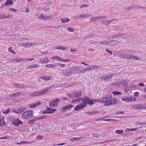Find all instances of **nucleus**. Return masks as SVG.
Instances as JSON below:
<instances>
[{"mask_svg":"<svg viewBox=\"0 0 146 146\" xmlns=\"http://www.w3.org/2000/svg\"><path fill=\"white\" fill-rule=\"evenodd\" d=\"M53 66L52 65V64H48L46 65V67L48 68H51Z\"/></svg>","mask_w":146,"mask_h":146,"instance_id":"nucleus-55","label":"nucleus"},{"mask_svg":"<svg viewBox=\"0 0 146 146\" xmlns=\"http://www.w3.org/2000/svg\"><path fill=\"white\" fill-rule=\"evenodd\" d=\"M34 112L33 110H29L24 112L22 114L23 118L29 119L32 118L33 117Z\"/></svg>","mask_w":146,"mask_h":146,"instance_id":"nucleus-3","label":"nucleus"},{"mask_svg":"<svg viewBox=\"0 0 146 146\" xmlns=\"http://www.w3.org/2000/svg\"><path fill=\"white\" fill-rule=\"evenodd\" d=\"M34 58H26V59H25V60H29V61H32L33 60H34Z\"/></svg>","mask_w":146,"mask_h":146,"instance_id":"nucleus-61","label":"nucleus"},{"mask_svg":"<svg viewBox=\"0 0 146 146\" xmlns=\"http://www.w3.org/2000/svg\"><path fill=\"white\" fill-rule=\"evenodd\" d=\"M56 110V109L50 108L49 107H47L46 110V111H48V113H54Z\"/></svg>","mask_w":146,"mask_h":146,"instance_id":"nucleus-15","label":"nucleus"},{"mask_svg":"<svg viewBox=\"0 0 146 146\" xmlns=\"http://www.w3.org/2000/svg\"><path fill=\"white\" fill-rule=\"evenodd\" d=\"M39 19H43L44 20H49L52 18L51 16H47L46 15L44 16L43 14H41L40 16H39Z\"/></svg>","mask_w":146,"mask_h":146,"instance_id":"nucleus-10","label":"nucleus"},{"mask_svg":"<svg viewBox=\"0 0 146 146\" xmlns=\"http://www.w3.org/2000/svg\"><path fill=\"white\" fill-rule=\"evenodd\" d=\"M21 95V94L20 93L18 92L14 94L10 95V96L11 97L14 98L15 96H19Z\"/></svg>","mask_w":146,"mask_h":146,"instance_id":"nucleus-27","label":"nucleus"},{"mask_svg":"<svg viewBox=\"0 0 146 146\" xmlns=\"http://www.w3.org/2000/svg\"><path fill=\"white\" fill-rule=\"evenodd\" d=\"M86 101L87 102V104L89 105L92 106L95 104L93 100L90 99L88 97L86 98Z\"/></svg>","mask_w":146,"mask_h":146,"instance_id":"nucleus-12","label":"nucleus"},{"mask_svg":"<svg viewBox=\"0 0 146 146\" xmlns=\"http://www.w3.org/2000/svg\"><path fill=\"white\" fill-rule=\"evenodd\" d=\"M42 104V103L40 101L36 103H31L29 105V107L30 108H33L35 107L36 106H38Z\"/></svg>","mask_w":146,"mask_h":146,"instance_id":"nucleus-11","label":"nucleus"},{"mask_svg":"<svg viewBox=\"0 0 146 146\" xmlns=\"http://www.w3.org/2000/svg\"><path fill=\"white\" fill-rule=\"evenodd\" d=\"M25 110V108L23 107L20 108H19V112L18 113H21Z\"/></svg>","mask_w":146,"mask_h":146,"instance_id":"nucleus-33","label":"nucleus"},{"mask_svg":"<svg viewBox=\"0 0 146 146\" xmlns=\"http://www.w3.org/2000/svg\"><path fill=\"white\" fill-rule=\"evenodd\" d=\"M113 74H109L106 75V76H102L101 77V78L104 79V80L107 81H108L111 79L112 77L114 76Z\"/></svg>","mask_w":146,"mask_h":146,"instance_id":"nucleus-5","label":"nucleus"},{"mask_svg":"<svg viewBox=\"0 0 146 146\" xmlns=\"http://www.w3.org/2000/svg\"><path fill=\"white\" fill-rule=\"evenodd\" d=\"M80 101V98L78 99H76L74 100H72V103H75V102H78V103H79V102Z\"/></svg>","mask_w":146,"mask_h":146,"instance_id":"nucleus-40","label":"nucleus"},{"mask_svg":"<svg viewBox=\"0 0 146 146\" xmlns=\"http://www.w3.org/2000/svg\"><path fill=\"white\" fill-rule=\"evenodd\" d=\"M0 19H5V16L4 14H0Z\"/></svg>","mask_w":146,"mask_h":146,"instance_id":"nucleus-49","label":"nucleus"},{"mask_svg":"<svg viewBox=\"0 0 146 146\" xmlns=\"http://www.w3.org/2000/svg\"><path fill=\"white\" fill-rule=\"evenodd\" d=\"M105 136V135L104 133H101L99 135V137L101 138L102 137Z\"/></svg>","mask_w":146,"mask_h":146,"instance_id":"nucleus-56","label":"nucleus"},{"mask_svg":"<svg viewBox=\"0 0 146 146\" xmlns=\"http://www.w3.org/2000/svg\"><path fill=\"white\" fill-rule=\"evenodd\" d=\"M123 130H117L115 131V132L119 134H121L123 133Z\"/></svg>","mask_w":146,"mask_h":146,"instance_id":"nucleus-35","label":"nucleus"},{"mask_svg":"<svg viewBox=\"0 0 146 146\" xmlns=\"http://www.w3.org/2000/svg\"><path fill=\"white\" fill-rule=\"evenodd\" d=\"M93 136L96 138H99V135L98 134H93Z\"/></svg>","mask_w":146,"mask_h":146,"instance_id":"nucleus-50","label":"nucleus"},{"mask_svg":"<svg viewBox=\"0 0 146 146\" xmlns=\"http://www.w3.org/2000/svg\"><path fill=\"white\" fill-rule=\"evenodd\" d=\"M52 59H56L57 60H59L60 61L63 60V58L56 56H52Z\"/></svg>","mask_w":146,"mask_h":146,"instance_id":"nucleus-21","label":"nucleus"},{"mask_svg":"<svg viewBox=\"0 0 146 146\" xmlns=\"http://www.w3.org/2000/svg\"><path fill=\"white\" fill-rule=\"evenodd\" d=\"M67 29L68 31L71 32H73L74 31L73 28L70 27H68V28H67Z\"/></svg>","mask_w":146,"mask_h":146,"instance_id":"nucleus-39","label":"nucleus"},{"mask_svg":"<svg viewBox=\"0 0 146 146\" xmlns=\"http://www.w3.org/2000/svg\"><path fill=\"white\" fill-rule=\"evenodd\" d=\"M88 5H82L80 7V8H82L83 7H88Z\"/></svg>","mask_w":146,"mask_h":146,"instance_id":"nucleus-64","label":"nucleus"},{"mask_svg":"<svg viewBox=\"0 0 146 146\" xmlns=\"http://www.w3.org/2000/svg\"><path fill=\"white\" fill-rule=\"evenodd\" d=\"M83 137H73L71 139V140L73 141H74L76 140L78 141L80 139L83 138Z\"/></svg>","mask_w":146,"mask_h":146,"instance_id":"nucleus-30","label":"nucleus"},{"mask_svg":"<svg viewBox=\"0 0 146 146\" xmlns=\"http://www.w3.org/2000/svg\"><path fill=\"white\" fill-rule=\"evenodd\" d=\"M137 129V128H133V129H127V131H135Z\"/></svg>","mask_w":146,"mask_h":146,"instance_id":"nucleus-44","label":"nucleus"},{"mask_svg":"<svg viewBox=\"0 0 146 146\" xmlns=\"http://www.w3.org/2000/svg\"><path fill=\"white\" fill-rule=\"evenodd\" d=\"M24 46H25V47H28L30 46L29 43H24Z\"/></svg>","mask_w":146,"mask_h":146,"instance_id":"nucleus-45","label":"nucleus"},{"mask_svg":"<svg viewBox=\"0 0 146 146\" xmlns=\"http://www.w3.org/2000/svg\"><path fill=\"white\" fill-rule=\"evenodd\" d=\"M133 57V59H135L136 60H139V58L138 57H137L136 56H132Z\"/></svg>","mask_w":146,"mask_h":146,"instance_id":"nucleus-54","label":"nucleus"},{"mask_svg":"<svg viewBox=\"0 0 146 146\" xmlns=\"http://www.w3.org/2000/svg\"><path fill=\"white\" fill-rule=\"evenodd\" d=\"M10 109L9 108L6 111H2L3 113L5 114H7L10 111Z\"/></svg>","mask_w":146,"mask_h":146,"instance_id":"nucleus-36","label":"nucleus"},{"mask_svg":"<svg viewBox=\"0 0 146 146\" xmlns=\"http://www.w3.org/2000/svg\"><path fill=\"white\" fill-rule=\"evenodd\" d=\"M113 93L115 95H121L122 94L121 92L118 91H114L113 92Z\"/></svg>","mask_w":146,"mask_h":146,"instance_id":"nucleus-31","label":"nucleus"},{"mask_svg":"<svg viewBox=\"0 0 146 146\" xmlns=\"http://www.w3.org/2000/svg\"><path fill=\"white\" fill-rule=\"evenodd\" d=\"M63 61H62V62H69V60L68 59H64L63 58Z\"/></svg>","mask_w":146,"mask_h":146,"instance_id":"nucleus-59","label":"nucleus"},{"mask_svg":"<svg viewBox=\"0 0 146 146\" xmlns=\"http://www.w3.org/2000/svg\"><path fill=\"white\" fill-rule=\"evenodd\" d=\"M67 100L69 101L68 99L66 97H64L62 98H61V101H66Z\"/></svg>","mask_w":146,"mask_h":146,"instance_id":"nucleus-47","label":"nucleus"},{"mask_svg":"<svg viewBox=\"0 0 146 146\" xmlns=\"http://www.w3.org/2000/svg\"><path fill=\"white\" fill-rule=\"evenodd\" d=\"M74 69V67H70L68 68L63 70L61 73L63 76H69L70 74L73 73Z\"/></svg>","mask_w":146,"mask_h":146,"instance_id":"nucleus-2","label":"nucleus"},{"mask_svg":"<svg viewBox=\"0 0 146 146\" xmlns=\"http://www.w3.org/2000/svg\"><path fill=\"white\" fill-rule=\"evenodd\" d=\"M51 88V87H48L47 88L44 89L43 90L41 91L42 93V94H43L47 92Z\"/></svg>","mask_w":146,"mask_h":146,"instance_id":"nucleus-25","label":"nucleus"},{"mask_svg":"<svg viewBox=\"0 0 146 146\" xmlns=\"http://www.w3.org/2000/svg\"><path fill=\"white\" fill-rule=\"evenodd\" d=\"M113 21V20H112L110 21H108L107 20H104L102 21L101 22L104 24L106 25L108 24L110 22Z\"/></svg>","mask_w":146,"mask_h":146,"instance_id":"nucleus-29","label":"nucleus"},{"mask_svg":"<svg viewBox=\"0 0 146 146\" xmlns=\"http://www.w3.org/2000/svg\"><path fill=\"white\" fill-rule=\"evenodd\" d=\"M30 46L29 47H31L32 46H34L35 45V43H29Z\"/></svg>","mask_w":146,"mask_h":146,"instance_id":"nucleus-58","label":"nucleus"},{"mask_svg":"<svg viewBox=\"0 0 146 146\" xmlns=\"http://www.w3.org/2000/svg\"><path fill=\"white\" fill-rule=\"evenodd\" d=\"M60 99L58 98H56L55 100L52 102H51L50 105V107L54 108L57 107L58 106V103H59Z\"/></svg>","mask_w":146,"mask_h":146,"instance_id":"nucleus-4","label":"nucleus"},{"mask_svg":"<svg viewBox=\"0 0 146 146\" xmlns=\"http://www.w3.org/2000/svg\"><path fill=\"white\" fill-rule=\"evenodd\" d=\"M123 58L127 59L128 60L133 59V57L132 56L128 54H126L123 55Z\"/></svg>","mask_w":146,"mask_h":146,"instance_id":"nucleus-18","label":"nucleus"},{"mask_svg":"<svg viewBox=\"0 0 146 146\" xmlns=\"http://www.w3.org/2000/svg\"><path fill=\"white\" fill-rule=\"evenodd\" d=\"M74 107V106L70 104L67 106H65L62 107V110L63 111H62V112L63 113H64L66 112V110H70L71 109Z\"/></svg>","mask_w":146,"mask_h":146,"instance_id":"nucleus-6","label":"nucleus"},{"mask_svg":"<svg viewBox=\"0 0 146 146\" xmlns=\"http://www.w3.org/2000/svg\"><path fill=\"white\" fill-rule=\"evenodd\" d=\"M114 40L107 41H106V44H111V42H113Z\"/></svg>","mask_w":146,"mask_h":146,"instance_id":"nucleus-51","label":"nucleus"},{"mask_svg":"<svg viewBox=\"0 0 146 146\" xmlns=\"http://www.w3.org/2000/svg\"><path fill=\"white\" fill-rule=\"evenodd\" d=\"M99 112L98 111L94 110L92 112H87L86 113L89 115H92L94 114H95L97 113H99Z\"/></svg>","mask_w":146,"mask_h":146,"instance_id":"nucleus-24","label":"nucleus"},{"mask_svg":"<svg viewBox=\"0 0 146 146\" xmlns=\"http://www.w3.org/2000/svg\"><path fill=\"white\" fill-rule=\"evenodd\" d=\"M134 108L136 110H144L146 109V107L143 106L141 104L136 105L134 106Z\"/></svg>","mask_w":146,"mask_h":146,"instance_id":"nucleus-8","label":"nucleus"},{"mask_svg":"<svg viewBox=\"0 0 146 146\" xmlns=\"http://www.w3.org/2000/svg\"><path fill=\"white\" fill-rule=\"evenodd\" d=\"M146 123H141L140 122H139V121H136L135 123V124L136 125H143L145 124Z\"/></svg>","mask_w":146,"mask_h":146,"instance_id":"nucleus-43","label":"nucleus"},{"mask_svg":"<svg viewBox=\"0 0 146 146\" xmlns=\"http://www.w3.org/2000/svg\"><path fill=\"white\" fill-rule=\"evenodd\" d=\"M17 143L19 145L25 144L27 143V142L26 141H22L20 143Z\"/></svg>","mask_w":146,"mask_h":146,"instance_id":"nucleus-46","label":"nucleus"},{"mask_svg":"<svg viewBox=\"0 0 146 146\" xmlns=\"http://www.w3.org/2000/svg\"><path fill=\"white\" fill-rule=\"evenodd\" d=\"M86 98H88V97L86 96L85 99H83L81 98H80V101H82L83 102V103H82L81 105H82V106H84V108L86 107L87 105V102L86 101Z\"/></svg>","mask_w":146,"mask_h":146,"instance_id":"nucleus-9","label":"nucleus"},{"mask_svg":"<svg viewBox=\"0 0 146 146\" xmlns=\"http://www.w3.org/2000/svg\"><path fill=\"white\" fill-rule=\"evenodd\" d=\"M70 19L68 18H61L60 21L63 23H66L70 21Z\"/></svg>","mask_w":146,"mask_h":146,"instance_id":"nucleus-23","label":"nucleus"},{"mask_svg":"<svg viewBox=\"0 0 146 146\" xmlns=\"http://www.w3.org/2000/svg\"><path fill=\"white\" fill-rule=\"evenodd\" d=\"M15 86L18 88H23L24 89L26 88V86H24L23 85L17 84H15Z\"/></svg>","mask_w":146,"mask_h":146,"instance_id":"nucleus-26","label":"nucleus"},{"mask_svg":"<svg viewBox=\"0 0 146 146\" xmlns=\"http://www.w3.org/2000/svg\"><path fill=\"white\" fill-rule=\"evenodd\" d=\"M39 66V65L37 64H34L31 66H29V67H27L26 69V70H27L28 69H33V68H38Z\"/></svg>","mask_w":146,"mask_h":146,"instance_id":"nucleus-17","label":"nucleus"},{"mask_svg":"<svg viewBox=\"0 0 146 146\" xmlns=\"http://www.w3.org/2000/svg\"><path fill=\"white\" fill-rule=\"evenodd\" d=\"M7 139V136H5L4 137H1L0 138V139Z\"/></svg>","mask_w":146,"mask_h":146,"instance_id":"nucleus-63","label":"nucleus"},{"mask_svg":"<svg viewBox=\"0 0 146 146\" xmlns=\"http://www.w3.org/2000/svg\"><path fill=\"white\" fill-rule=\"evenodd\" d=\"M42 94V93L41 91H35L34 92V93L31 94V96H38L40 95H41Z\"/></svg>","mask_w":146,"mask_h":146,"instance_id":"nucleus-13","label":"nucleus"},{"mask_svg":"<svg viewBox=\"0 0 146 146\" xmlns=\"http://www.w3.org/2000/svg\"><path fill=\"white\" fill-rule=\"evenodd\" d=\"M24 60V59H20L19 58H17L15 59V60L17 62H21L22 61H23Z\"/></svg>","mask_w":146,"mask_h":146,"instance_id":"nucleus-34","label":"nucleus"},{"mask_svg":"<svg viewBox=\"0 0 146 146\" xmlns=\"http://www.w3.org/2000/svg\"><path fill=\"white\" fill-rule=\"evenodd\" d=\"M83 108L84 106H82V105H78L75 107L74 110L75 111H78L81 109H82Z\"/></svg>","mask_w":146,"mask_h":146,"instance_id":"nucleus-19","label":"nucleus"},{"mask_svg":"<svg viewBox=\"0 0 146 146\" xmlns=\"http://www.w3.org/2000/svg\"><path fill=\"white\" fill-rule=\"evenodd\" d=\"M127 102H131L133 100L132 98H127Z\"/></svg>","mask_w":146,"mask_h":146,"instance_id":"nucleus-53","label":"nucleus"},{"mask_svg":"<svg viewBox=\"0 0 146 146\" xmlns=\"http://www.w3.org/2000/svg\"><path fill=\"white\" fill-rule=\"evenodd\" d=\"M106 41H103L100 42V43L102 44H106Z\"/></svg>","mask_w":146,"mask_h":146,"instance_id":"nucleus-62","label":"nucleus"},{"mask_svg":"<svg viewBox=\"0 0 146 146\" xmlns=\"http://www.w3.org/2000/svg\"><path fill=\"white\" fill-rule=\"evenodd\" d=\"M106 18V16H104L102 17H96L94 18H95V21H96L98 19H105Z\"/></svg>","mask_w":146,"mask_h":146,"instance_id":"nucleus-28","label":"nucleus"},{"mask_svg":"<svg viewBox=\"0 0 146 146\" xmlns=\"http://www.w3.org/2000/svg\"><path fill=\"white\" fill-rule=\"evenodd\" d=\"M13 1L12 0H7L5 4V5L7 6L8 5H12L13 4Z\"/></svg>","mask_w":146,"mask_h":146,"instance_id":"nucleus-20","label":"nucleus"},{"mask_svg":"<svg viewBox=\"0 0 146 146\" xmlns=\"http://www.w3.org/2000/svg\"><path fill=\"white\" fill-rule=\"evenodd\" d=\"M82 93L81 92H78L77 91H75L73 93V96L74 98L75 97H78L81 96Z\"/></svg>","mask_w":146,"mask_h":146,"instance_id":"nucleus-16","label":"nucleus"},{"mask_svg":"<svg viewBox=\"0 0 146 146\" xmlns=\"http://www.w3.org/2000/svg\"><path fill=\"white\" fill-rule=\"evenodd\" d=\"M138 85L140 86H142V87L144 86H145V85L143 83V82L140 83Z\"/></svg>","mask_w":146,"mask_h":146,"instance_id":"nucleus-60","label":"nucleus"},{"mask_svg":"<svg viewBox=\"0 0 146 146\" xmlns=\"http://www.w3.org/2000/svg\"><path fill=\"white\" fill-rule=\"evenodd\" d=\"M112 96L110 95H107L106 97L103 98L104 103L106 106H111L116 104L117 102L115 98L112 99Z\"/></svg>","mask_w":146,"mask_h":146,"instance_id":"nucleus-1","label":"nucleus"},{"mask_svg":"<svg viewBox=\"0 0 146 146\" xmlns=\"http://www.w3.org/2000/svg\"><path fill=\"white\" fill-rule=\"evenodd\" d=\"M106 50L107 52H108L109 54H112L113 53V52L111 51L110 50L108 49H106Z\"/></svg>","mask_w":146,"mask_h":146,"instance_id":"nucleus-52","label":"nucleus"},{"mask_svg":"<svg viewBox=\"0 0 146 146\" xmlns=\"http://www.w3.org/2000/svg\"><path fill=\"white\" fill-rule=\"evenodd\" d=\"M104 121H117V120L116 119H107L104 120Z\"/></svg>","mask_w":146,"mask_h":146,"instance_id":"nucleus-37","label":"nucleus"},{"mask_svg":"<svg viewBox=\"0 0 146 146\" xmlns=\"http://www.w3.org/2000/svg\"><path fill=\"white\" fill-rule=\"evenodd\" d=\"M49 60L48 58H44L43 59V60H41V62L44 63H46L48 62Z\"/></svg>","mask_w":146,"mask_h":146,"instance_id":"nucleus-32","label":"nucleus"},{"mask_svg":"<svg viewBox=\"0 0 146 146\" xmlns=\"http://www.w3.org/2000/svg\"><path fill=\"white\" fill-rule=\"evenodd\" d=\"M113 42H114L113 44V45H115L118 44L119 43V42H120L119 41H117L116 40H114Z\"/></svg>","mask_w":146,"mask_h":146,"instance_id":"nucleus-48","label":"nucleus"},{"mask_svg":"<svg viewBox=\"0 0 146 146\" xmlns=\"http://www.w3.org/2000/svg\"><path fill=\"white\" fill-rule=\"evenodd\" d=\"M40 78L44 80H50L53 78L51 76H45L44 77H40Z\"/></svg>","mask_w":146,"mask_h":146,"instance_id":"nucleus-14","label":"nucleus"},{"mask_svg":"<svg viewBox=\"0 0 146 146\" xmlns=\"http://www.w3.org/2000/svg\"><path fill=\"white\" fill-rule=\"evenodd\" d=\"M54 48L56 49H60L62 50H64L67 48V47H64L61 46H54Z\"/></svg>","mask_w":146,"mask_h":146,"instance_id":"nucleus-22","label":"nucleus"},{"mask_svg":"<svg viewBox=\"0 0 146 146\" xmlns=\"http://www.w3.org/2000/svg\"><path fill=\"white\" fill-rule=\"evenodd\" d=\"M87 17V16L86 15H80L79 18H85Z\"/></svg>","mask_w":146,"mask_h":146,"instance_id":"nucleus-42","label":"nucleus"},{"mask_svg":"<svg viewBox=\"0 0 146 146\" xmlns=\"http://www.w3.org/2000/svg\"><path fill=\"white\" fill-rule=\"evenodd\" d=\"M36 121V119H33L31 120H30L29 121V123L30 124H33L34 123V121Z\"/></svg>","mask_w":146,"mask_h":146,"instance_id":"nucleus-38","label":"nucleus"},{"mask_svg":"<svg viewBox=\"0 0 146 146\" xmlns=\"http://www.w3.org/2000/svg\"><path fill=\"white\" fill-rule=\"evenodd\" d=\"M138 94L139 93L138 92H136L134 93V95L135 97H137L138 96Z\"/></svg>","mask_w":146,"mask_h":146,"instance_id":"nucleus-57","label":"nucleus"},{"mask_svg":"<svg viewBox=\"0 0 146 146\" xmlns=\"http://www.w3.org/2000/svg\"><path fill=\"white\" fill-rule=\"evenodd\" d=\"M97 101L99 102L100 103H101L102 104L104 103V100H103V98H101L100 100H97Z\"/></svg>","mask_w":146,"mask_h":146,"instance_id":"nucleus-41","label":"nucleus"},{"mask_svg":"<svg viewBox=\"0 0 146 146\" xmlns=\"http://www.w3.org/2000/svg\"><path fill=\"white\" fill-rule=\"evenodd\" d=\"M12 123L17 127L20 124H23L22 122L18 119H15L12 121Z\"/></svg>","mask_w":146,"mask_h":146,"instance_id":"nucleus-7","label":"nucleus"}]
</instances>
